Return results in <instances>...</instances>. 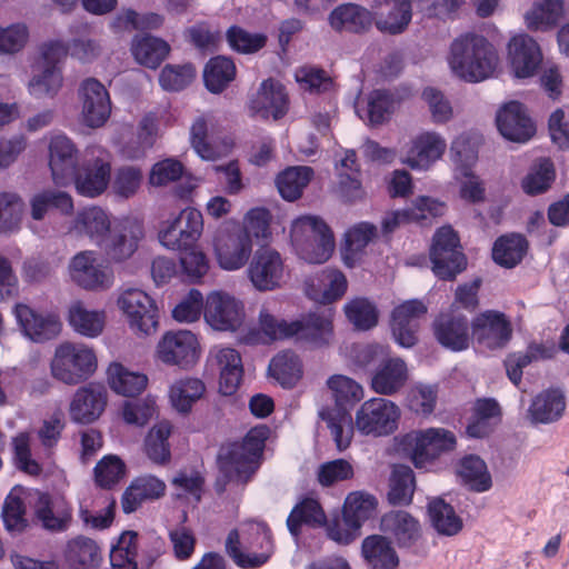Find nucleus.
Here are the masks:
<instances>
[{"instance_id":"nucleus-39","label":"nucleus","mask_w":569,"mask_h":569,"mask_svg":"<svg viewBox=\"0 0 569 569\" xmlns=\"http://www.w3.org/2000/svg\"><path fill=\"white\" fill-rule=\"evenodd\" d=\"M216 359L220 369L219 391L224 396H232L242 381L241 356L233 348H222L217 352Z\"/></svg>"},{"instance_id":"nucleus-48","label":"nucleus","mask_w":569,"mask_h":569,"mask_svg":"<svg viewBox=\"0 0 569 569\" xmlns=\"http://www.w3.org/2000/svg\"><path fill=\"white\" fill-rule=\"evenodd\" d=\"M428 513L432 527L439 535L451 537L462 530V519L457 515L455 508L441 498L429 502Z\"/></svg>"},{"instance_id":"nucleus-14","label":"nucleus","mask_w":569,"mask_h":569,"mask_svg":"<svg viewBox=\"0 0 569 569\" xmlns=\"http://www.w3.org/2000/svg\"><path fill=\"white\" fill-rule=\"evenodd\" d=\"M159 359L167 365L180 368L193 366L200 355L197 336L189 330L167 332L158 343Z\"/></svg>"},{"instance_id":"nucleus-36","label":"nucleus","mask_w":569,"mask_h":569,"mask_svg":"<svg viewBox=\"0 0 569 569\" xmlns=\"http://www.w3.org/2000/svg\"><path fill=\"white\" fill-rule=\"evenodd\" d=\"M166 483L154 476L136 478L122 495V510L124 513L134 512L142 502L159 499L164 495Z\"/></svg>"},{"instance_id":"nucleus-34","label":"nucleus","mask_w":569,"mask_h":569,"mask_svg":"<svg viewBox=\"0 0 569 569\" xmlns=\"http://www.w3.org/2000/svg\"><path fill=\"white\" fill-rule=\"evenodd\" d=\"M361 556L369 569H398L400 563L391 540L382 535L367 536L361 542Z\"/></svg>"},{"instance_id":"nucleus-21","label":"nucleus","mask_w":569,"mask_h":569,"mask_svg":"<svg viewBox=\"0 0 569 569\" xmlns=\"http://www.w3.org/2000/svg\"><path fill=\"white\" fill-rule=\"evenodd\" d=\"M107 401L106 386L99 382H89L76 391L70 403V417L78 423H91L102 415Z\"/></svg>"},{"instance_id":"nucleus-5","label":"nucleus","mask_w":569,"mask_h":569,"mask_svg":"<svg viewBox=\"0 0 569 569\" xmlns=\"http://www.w3.org/2000/svg\"><path fill=\"white\" fill-rule=\"evenodd\" d=\"M291 239L299 257L308 263H325L335 250V236L326 221L316 216L296 219Z\"/></svg>"},{"instance_id":"nucleus-4","label":"nucleus","mask_w":569,"mask_h":569,"mask_svg":"<svg viewBox=\"0 0 569 569\" xmlns=\"http://www.w3.org/2000/svg\"><path fill=\"white\" fill-rule=\"evenodd\" d=\"M327 385L332 391L336 407L321 411L320 415L330 429L337 449L343 451L350 446L353 437L352 417L348 407L355 406L363 398V390L353 379L342 375L330 377Z\"/></svg>"},{"instance_id":"nucleus-6","label":"nucleus","mask_w":569,"mask_h":569,"mask_svg":"<svg viewBox=\"0 0 569 569\" xmlns=\"http://www.w3.org/2000/svg\"><path fill=\"white\" fill-rule=\"evenodd\" d=\"M432 272L443 281H453L467 268L458 233L450 226L437 229L429 249Z\"/></svg>"},{"instance_id":"nucleus-63","label":"nucleus","mask_w":569,"mask_h":569,"mask_svg":"<svg viewBox=\"0 0 569 569\" xmlns=\"http://www.w3.org/2000/svg\"><path fill=\"white\" fill-rule=\"evenodd\" d=\"M194 77L196 70L191 63L167 64L160 72L159 83L166 91H181Z\"/></svg>"},{"instance_id":"nucleus-28","label":"nucleus","mask_w":569,"mask_h":569,"mask_svg":"<svg viewBox=\"0 0 569 569\" xmlns=\"http://www.w3.org/2000/svg\"><path fill=\"white\" fill-rule=\"evenodd\" d=\"M446 149L447 142L439 133L421 132L412 140L405 162L411 169L428 170L443 156Z\"/></svg>"},{"instance_id":"nucleus-57","label":"nucleus","mask_w":569,"mask_h":569,"mask_svg":"<svg viewBox=\"0 0 569 569\" xmlns=\"http://www.w3.org/2000/svg\"><path fill=\"white\" fill-rule=\"evenodd\" d=\"M206 391V386L198 378H184L176 381L170 388V398L174 408L183 413L191 410L192 405Z\"/></svg>"},{"instance_id":"nucleus-26","label":"nucleus","mask_w":569,"mask_h":569,"mask_svg":"<svg viewBox=\"0 0 569 569\" xmlns=\"http://www.w3.org/2000/svg\"><path fill=\"white\" fill-rule=\"evenodd\" d=\"M375 24L390 36L403 33L412 19L410 0H373Z\"/></svg>"},{"instance_id":"nucleus-30","label":"nucleus","mask_w":569,"mask_h":569,"mask_svg":"<svg viewBox=\"0 0 569 569\" xmlns=\"http://www.w3.org/2000/svg\"><path fill=\"white\" fill-rule=\"evenodd\" d=\"M408 380V368L400 358L383 359L372 373L370 387L383 396H392L399 392Z\"/></svg>"},{"instance_id":"nucleus-40","label":"nucleus","mask_w":569,"mask_h":569,"mask_svg":"<svg viewBox=\"0 0 569 569\" xmlns=\"http://www.w3.org/2000/svg\"><path fill=\"white\" fill-rule=\"evenodd\" d=\"M66 560L71 569H97L102 562V552L93 539L78 536L68 542Z\"/></svg>"},{"instance_id":"nucleus-45","label":"nucleus","mask_w":569,"mask_h":569,"mask_svg":"<svg viewBox=\"0 0 569 569\" xmlns=\"http://www.w3.org/2000/svg\"><path fill=\"white\" fill-rule=\"evenodd\" d=\"M268 371L283 388H293L302 377V365L292 351L277 353L270 361Z\"/></svg>"},{"instance_id":"nucleus-58","label":"nucleus","mask_w":569,"mask_h":569,"mask_svg":"<svg viewBox=\"0 0 569 569\" xmlns=\"http://www.w3.org/2000/svg\"><path fill=\"white\" fill-rule=\"evenodd\" d=\"M556 178L555 167L549 158H542L522 179V190L529 196L546 192Z\"/></svg>"},{"instance_id":"nucleus-1","label":"nucleus","mask_w":569,"mask_h":569,"mask_svg":"<svg viewBox=\"0 0 569 569\" xmlns=\"http://www.w3.org/2000/svg\"><path fill=\"white\" fill-rule=\"evenodd\" d=\"M270 437V428L259 425L251 428L241 442H232L221 447L218 455L219 476L214 482L217 493L227 490L228 485H247L260 466Z\"/></svg>"},{"instance_id":"nucleus-47","label":"nucleus","mask_w":569,"mask_h":569,"mask_svg":"<svg viewBox=\"0 0 569 569\" xmlns=\"http://www.w3.org/2000/svg\"><path fill=\"white\" fill-rule=\"evenodd\" d=\"M565 408V396L559 390L550 389L533 399L529 411L535 422L549 423L558 420Z\"/></svg>"},{"instance_id":"nucleus-31","label":"nucleus","mask_w":569,"mask_h":569,"mask_svg":"<svg viewBox=\"0 0 569 569\" xmlns=\"http://www.w3.org/2000/svg\"><path fill=\"white\" fill-rule=\"evenodd\" d=\"M70 272L73 281L84 289L107 288L111 282L110 274L97 263L92 251H83L74 256Z\"/></svg>"},{"instance_id":"nucleus-52","label":"nucleus","mask_w":569,"mask_h":569,"mask_svg":"<svg viewBox=\"0 0 569 569\" xmlns=\"http://www.w3.org/2000/svg\"><path fill=\"white\" fill-rule=\"evenodd\" d=\"M562 10V0H540L526 13L527 27L532 31H548L557 26Z\"/></svg>"},{"instance_id":"nucleus-16","label":"nucleus","mask_w":569,"mask_h":569,"mask_svg":"<svg viewBox=\"0 0 569 569\" xmlns=\"http://www.w3.org/2000/svg\"><path fill=\"white\" fill-rule=\"evenodd\" d=\"M436 340L443 348L460 352L467 350L471 341V323L467 316L449 309L437 316L432 323Z\"/></svg>"},{"instance_id":"nucleus-61","label":"nucleus","mask_w":569,"mask_h":569,"mask_svg":"<svg viewBox=\"0 0 569 569\" xmlns=\"http://www.w3.org/2000/svg\"><path fill=\"white\" fill-rule=\"evenodd\" d=\"M34 516L41 526L51 532H63L71 522V512L62 511L58 515L53 512L52 502L49 495H41L36 503Z\"/></svg>"},{"instance_id":"nucleus-15","label":"nucleus","mask_w":569,"mask_h":569,"mask_svg":"<svg viewBox=\"0 0 569 569\" xmlns=\"http://www.w3.org/2000/svg\"><path fill=\"white\" fill-rule=\"evenodd\" d=\"M241 301L223 292H211L204 305V319L209 326L220 331H236L244 320Z\"/></svg>"},{"instance_id":"nucleus-54","label":"nucleus","mask_w":569,"mask_h":569,"mask_svg":"<svg viewBox=\"0 0 569 569\" xmlns=\"http://www.w3.org/2000/svg\"><path fill=\"white\" fill-rule=\"evenodd\" d=\"M31 217L42 220L50 210L57 209L63 214L73 210L72 198L63 191L43 190L34 194L30 200Z\"/></svg>"},{"instance_id":"nucleus-3","label":"nucleus","mask_w":569,"mask_h":569,"mask_svg":"<svg viewBox=\"0 0 569 569\" xmlns=\"http://www.w3.org/2000/svg\"><path fill=\"white\" fill-rule=\"evenodd\" d=\"M498 61L497 50L481 34L463 33L450 46L448 63L452 72L467 82H480L492 77Z\"/></svg>"},{"instance_id":"nucleus-55","label":"nucleus","mask_w":569,"mask_h":569,"mask_svg":"<svg viewBox=\"0 0 569 569\" xmlns=\"http://www.w3.org/2000/svg\"><path fill=\"white\" fill-rule=\"evenodd\" d=\"M244 543L249 557H266V563L274 550L273 536L270 527L263 521H250L244 529Z\"/></svg>"},{"instance_id":"nucleus-20","label":"nucleus","mask_w":569,"mask_h":569,"mask_svg":"<svg viewBox=\"0 0 569 569\" xmlns=\"http://www.w3.org/2000/svg\"><path fill=\"white\" fill-rule=\"evenodd\" d=\"M82 101L84 123L90 128H100L111 113V100L106 87L96 78H87L79 90Z\"/></svg>"},{"instance_id":"nucleus-32","label":"nucleus","mask_w":569,"mask_h":569,"mask_svg":"<svg viewBox=\"0 0 569 569\" xmlns=\"http://www.w3.org/2000/svg\"><path fill=\"white\" fill-rule=\"evenodd\" d=\"M381 529L392 536L401 549L411 548L421 538L419 521L403 510L386 513L381 519Z\"/></svg>"},{"instance_id":"nucleus-50","label":"nucleus","mask_w":569,"mask_h":569,"mask_svg":"<svg viewBox=\"0 0 569 569\" xmlns=\"http://www.w3.org/2000/svg\"><path fill=\"white\" fill-rule=\"evenodd\" d=\"M313 176L310 167H290L280 172L276 184L280 196L288 201H295L302 196Z\"/></svg>"},{"instance_id":"nucleus-38","label":"nucleus","mask_w":569,"mask_h":569,"mask_svg":"<svg viewBox=\"0 0 569 569\" xmlns=\"http://www.w3.org/2000/svg\"><path fill=\"white\" fill-rule=\"evenodd\" d=\"M528 250L527 238L521 233L510 232L496 239L491 256L498 266L511 269L523 260Z\"/></svg>"},{"instance_id":"nucleus-59","label":"nucleus","mask_w":569,"mask_h":569,"mask_svg":"<svg viewBox=\"0 0 569 569\" xmlns=\"http://www.w3.org/2000/svg\"><path fill=\"white\" fill-rule=\"evenodd\" d=\"M210 123L211 117L201 114L194 119L190 128L191 146L203 160H216L221 154L219 148L209 140Z\"/></svg>"},{"instance_id":"nucleus-44","label":"nucleus","mask_w":569,"mask_h":569,"mask_svg":"<svg viewBox=\"0 0 569 569\" xmlns=\"http://www.w3.org/2000/svg\"><path fill=\"white\" fill-rule=\"evenodd\" d=\"M108 383L110 388L124 397H136L147 387L148 378L143 373L131 372L121 363L113 362L108 367Z\"/></svg>"},{"instance_id":"nucleus-51","label":"nucleus","mask_w":569,"mask_h":569,"mask_svg":"<svg viewBox=\"0 0 569 569\" xmlns=\"http://www.w3.org/2000/svg\"><path fill=\"white\" fill-rule=\"evenodd\" d=\"M378 500L373 495L363 491L350 492L343 503L342 513L355 528H362L363 523L373 517Z\"/></svg>"},{"instance_id":"nucleus-41","label":"nucleus","mask_w":569,"mask_h":569,"mask_svg":"<svg viewBox=\"0 0 569 569\" xmlns=\"http://www.w3.org/2000/svg\"><path fill=\"white\" fill-rule=\"evenodd\" d=\"M170 44L151 34L136 36L132 40L131 51L136 61L149 69H157L169 56Z\"/></svg>"},{"instance_id":"nucleus-12","label":"nucleus","mask_w":569,"mask_h":569,"mask_svg":"<svg viewBox=\"0 0 569 569\" xmlns=\"http://www.w3.org/2000/svg\"><path fill=\"white\" fill-rule=\"evenodd\" d=\"M214 252L221 268L238 270L243 267L252 251V240L241 226L219 230L213 240Z\"/></svg>"},{"instance_id":"nucleus-60","label":"nucleus","mask_w":569,"mask_h":569,"mask_svg":"<svg viewBox=\"0 0 569 569\" xmlns=\"http://www.w3.org/2000/svg\"><path fill=\"white\" fill-rule=\"evenodd\" d=\"M143 180V172L137 166H121L116 169L110 184L112 192L122 199L133 197L140 189Z\"/></svg>"},{"instance_id":"nucleus-62","label":"nucleus","mask_w":569,"mask_h":569,"mask_svg":"<svg viewBox=\"0 0 569 569\" xmlns=\"http://www.w3.org/2000/svg\"><path fill=\"white\" fill-rule=\"evenodd\" d=\"M347 319L358 330H369L378 323V310L366 298H355L345 306Z\"/></svg>"},{"instance_id":"nucleus-2","label":"nucleus","mask_w":569,"mask_h":569,"mask_svg":"<svg viewBox=\"0 0 569 569\" xmlns=\"http://www.w3.org/2000/svg\"><path fill=\"white\" fill-rule=\"evenodd\" d=\"M259 325L270 340H292L309 349L328 346L333 336L331 309L308 312L291 321L277 319L263 309L259 315Z\"/></svg>"},{"instance_id":"nucleus-18","label":"nucleus","mask_w":569,"mask_h":569,"mask_svg":"<svg viewBox=\"0 0 569 569\" xmlns=\"http://www.w3.org/2000/svg\"><path fill=\"white\" fill-rule=\"evenodd\" d=\"M144 236L143 224L126 218L113 226L106 241L104 252L112 262H122L131 258Z\"/></svg>"},{"instance_id":"nucleus-56","label":"nucleus","mask_w":569,"mask_h":569,"mask_svg":"<svg viewBox=\"0 0 569 569\" xmlns=\"http://www.w3.org/2000/svg\"><path fill=\"white\" fill-rule=\"evenodd\" d=\"M171 430L172 426L170 422L161 421L149 431L144 441V450L148 458L154 463L166 465L170 461L171 452L168 440Z\"/></svg>"},{"instance_id":"nucleus-22","label":"nucleus","mask_w":569,"mask_h":569,"mask_svg":"<svg viewBox=\"0 0 569 569\" xmlns=\"http://www.w3.org/2000/svg\"><path fill=\"white\" fill-rule=\"evenodd\" d=\"M496 122L499 132L509 141L527 142L536 132L532 119L519 101H510L500 108Z\"/></svg>"},{"instance_id":"nucleus-7","label":"nucleus","mask_w":569,"mask_h":569,"mask_svg":"<svg viewBox=\"0 0 569 569\" xmlns=\"http://www.w3.org/2000/svg\"><path fill=\"white\" fill-rule=\"evenodd\" d=\"M97 368L96 355L83 346L66 342L56 349L51 361L52 376L67 383L86 380Z\"/></svg>"},{"instance_id":"nucleus-25","label":"nucleus","mask_w":569,"mask_h":569,"mask_svg":"<svg viewBox=\"0 0 569 569\" xmlns=\"http://www.w3.org/2000/svg\"><path fill=\"white\" fill-rule=\"evenodd\" d=\"M510 67L516 78L532 77L542 61L538 42L528 34H518L508 43Z\"/></svg>"},{"instance_id":"nucleus-19","label":"nucleus","mask_w":569,"mask_h":569,"mask_svg":"<svg viewBox=\"0 0 569 569\" xmlns=\"http://www.w3.org/2000/svg\"><path fill=\"white\" fill-rule=\"evenodd\" d=\"M284 264L280 253L270 248H259L249 264L248 274L253 287L260 291H270L280 286Z\"/></svg>"},{"instance_id":"nucleus-17","label":"nucleus","mask_w":569,"mask_h":569,"mask_svg":"<svg viewBox=\"0 0 569 569\" xmlns=\"http://www.w3.org/2000/svg\"><path fill=\"white\" fill-rule=\"evenodd\" d=\"M472 336L487 348L502 349L512 338V326L508 317L497 310H486L473 318Z\"/></svg>"},{"instance_id":"nucleus-37","label":"nucleus","mask_w":569,"mask_h":569,"mask_svg":"<svg viewBox=\"0 0 569 569\" xmlns=\"http://www.w3.org/2000/svg\"><path fill=\"white\" fill-rule=\"evenodd\" d=\"M327 523L326 512L318 499L305 497L291 509L287 528L291 536L299 537L302 526L319 528Z\"/></svg>"},{"instance_id":"nucleus-43","label":"nucleus","mask_w":569,"mask_h":569,"mask_svg":"<svg viewBox=\"0 0 569 569\" xmlns=\"http://www.w3.org/2000/svg\"><path fill=\"white\" fill-rule=\"evenodd\" d=\"M457 475L462 483L476 492H485L492 486L486 462L477 455H467L458 463Z\"/></svg>"},{"instance_id":"nucleus-11","label":"nucleus","mask_w":569,"mask_h":569,"mask_svg":"<svg viewBox=\"0 0 569 569\" xmlns=\"http://www.w3.org/2000/svg\"><path fill=\"white\" fill-rule=\"evenodd\" d=\"M119 308L127 316L130 328L143 335L157 330L159 323L156 301L143 290L129 288L118 299Z\"/></svg>"},{"instance_id":"nucleus-24","label":"nucleus","mask_w":569,"mask_h":569,"mask_svg":"<svg viewBox=\"0 0 569 569\" xmlns=\"http://www.w3.org/2000/svg\"><path fill=\"white\" fill-rule=\"evenodd\" d=\"M288 94L284 87L269 78L263 80L258 91L249 100V110L252 116L262 119L272 117L273 119L282 118L288 111Z\"/></svg>"},{"instance_id":"nucleus-33","label":"nucleus","mask_w":569,"mask_h":569,"mask_svg":"<svg viewBox=\"0 0 569 569\" xmlns=\"http://www.w3.org/2000/svg\"><path fill=\"white\" fill-rule=\"evenodd\" d=\"M378 236L376 224L361 221L350 227L345 233L341 258L346 267L353 268L365 254L367 246Z\"/></svg>"},{"instance_id":"nucleus-9","label":"nucleus","mask_w":569,"mask_h":569,"mask_svg":"<svg viewBox=\"0 0 569 569\" xmlns=\"http://www.w3.org/2000/svg\"><path fill=\"white\" fill-rule=\"evenodd\" d=\"M203 231V217L196 208H186L164 221L158 233L160 243L171 250L191 249Z\"/></svg>"},{"instance_id":"nucleus-49","label":"nucleus","mask_w":569,"mask_h":569,"mask_svg":"<svg viewBox=\"0 0 569 569\" xmlns=\"http://www.w3.org/2000/svg\"><path fill=\"white\" fill-rule=\"evenodd\" d=\"M236 64L232 59L217 56L204 66L203 81L212 93L222 92L236 77Z\"/></svg>"},{"instance_id":"nucleus-35","label":"nucleus","mask_w":569,"mask_h":569,"mask_svg":"<svg viewBox=\"0 0 569 569\" xmlns=\"http://www.w3.org/2000/svg\"><path fill=\"white\" fill-rule=\"evenodd\" d=\"M330 27L338 32L363 33L372 24L371 12L356 3H342L336 7L328 18Z\"/></svg>"},{"instance_id":"nucleus-23","label":"nucleus","mask_w":569,"mask_h":569,"mask_svg":"<svg viewBox=\"0 0 569 569\" xmlns=\"http://www.w3.org/2000/svg\"><path fill=\"white\" fill-rule=\"evenodd\" d=\"M427 313L420 300H408L397 306L391 315V331L399 346L413 347L417 341L419 319Z\"/></svg>"},{"instance_id":"nucleus-27","label":"nucleus","mask_w":569,"mask_h":569,"mask_svg":"<svg viewBox=\"0 0 569 569\" xmlns=\"http://www.w3.org/2000/svg\"><path fill=\"white\" fill-rule=\"evenodd\" d=\"M13 313L23 335L34 342L51 340L61 331V322L54 315L42 316L24 303H17Z\"/></svg>"},{"instance_id":"nucleus-13","label":"nucleus","mask_w":569,"mask_h":569,"mask_svg":"<svg viewBox=\"0 0 569 569\" xmlns=\"http://www.w3.org/2000/svg\"><path fill=\"white\" fill-rule=\"evenodd\" d=\"M456 445L457 439L452 431L443 428H428L416 435L410 458L416 468L423 469L443 453L455 450Z\"/></svg>"},{"instance_id":"nucleus-42","label":"nucleus","mask_w":569,"mask_h":569,"mask_svg":"<svg viewBox=\"0 0 569 569\" xmlns=\"http://www.w3.org/2000/svg\"><path fill=\"white\" fill-rule=\"evenodd\" d=\"M73 229L79 234L87 236L98 244H101L112 228L108 213L100 207L92 206L77 213Z\"/></svg>"},{"instance_id":"nucleus-8","label":"nucleus","mask_w":569,"mask_h":569,"mask_svg":"<svg viewBox=\"0 0 569 569\" xmlns=\"http://www.w3.org/2000/svg\"><path fill=\"white\" fill-rule=\"evenodd\" d=\"M399 418L400 410L396 403L385 398H372L358 409L355 427L365 436H388L398 428Z\"/></svg>"},{"instance_id":"nucleus-64","label":"nucleus","mask_w":569,"mask_h":569,"mask_svg":"<svg viewBox=\"0 0 569 569\" xmlns=\"http://www.w3.org/2000/svg\"><path fill=\"white\" fill-rule=\"evenodd\" d=\"M126 475V465L117 456L103 457L94 467V479L99 487L111 489Z\"/></svg>"},{"instance_id":"nucleus-46","label":"nucleus","mask_w":569,"mask_h":569,"mask_svg":"<svg viewBox=\"0 0 569 569\" xmlns=\"http://www.w3.org/2000/svg\"><path fill=\"white\" fill-rule=\"evenodd\" d=\"M416 489V478L412 469L406 465H396L392 469L388 501L392 506H408L411 503Z\"/></svg>"},{"instance_id":"nucleus-53","label":"nucleus","mask_w":569,"mask_h":569,"mask_svg":"<svg viewBox=\"0 0 569 569\" xmlns=\"http://www.w3.org/2000/svg\"><path fill=\"white\" fill-rule=\"evenodd\" d=\"M68 320L74 331L82 336L94 338L103 330L104 312L88 310L78 301L70 307Z\"/></svg>"},{"instance_id":"nucleus-10","label":"nucleus","mask_w":569,"mask_h":569,"mask_svg":"<svg viewBox=\"0 0 569 569\" xmlns=\"http://www.w3.org/2000/svg\"><path fill=\"white\" fill-rule=\"evenodd\" d=\"M87 152L91 158L74 168L70 181L74 182L79 194L94 198L103 193L110 183L111 163L103 149L91 148Z\"/></svg>"},{"instance_id":"nucleus-29","label":"nucleus","mask_w":569,"mask_h":569,"mask_svg":"<svg viewBox=\"0 0 569 569\" xmlns=\"http://www.w3.org/2000/svg\"><path fill=\"white\" fill-rule=\"evenodd\" d=\"M78 150L73 142L63 134L51 138L49 144V167L57 184H67L77 167Z\"/></svg>"}]
</instances>
